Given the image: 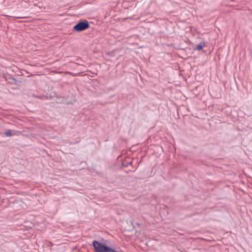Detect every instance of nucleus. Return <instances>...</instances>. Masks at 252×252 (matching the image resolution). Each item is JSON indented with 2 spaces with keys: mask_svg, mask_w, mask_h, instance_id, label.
Instances as JSON below:
<instances>
[{
  "mask_svg": "<svg viewBox=\"0 0 252 252\" xmlns=\"http://www.w3.org/2000/svg\"><path fill=\"white\" fill-rule=\"evenodd\" d=\"M89 24L88 21L81 22L77 24L73 28V30L76 32H81L88 29Z\"/></svg>",
  "mask_w": 252,
  "mask_h": 252,
  "instance_id": "1",
  "label": "nucleus"
},
{
  "mask_svg": "<svg viewBox=\"0 0 252 252\" xmlns=\"http://www.w3.org/2000/svg\"><path fill=\"white\" fill-rule=\"evenodd\" d=\"M18 132L17 131L15 130H8L4 132V134L5 136L10 137L14 135L17 134V133Z\"/></svg>",
  "mask_w": 252,
  "mask_h": 252,
  "instance_id": "2",
  "label": "nucleus"
},
{
  "mask_svg": "<svg viewBox=\"0 0 252 252\" xmlns=\"http://www.w3.org/2000/svg\"><path fill=\"white\" fill-rule=\"evenodd\" d=\"M205 46V43H202L196 46V49L197 50H201Z\"/></svg>",
  "mask_w": 252,
  "mask_h": 252,
  "instance_id": "3",
  "label": "nucleus"
},
{
  "mask_svg": "<svg viewBox=\"0 0 252 252\" xmlns=\"http://www.w3.org/2000/svg\"><path fill=\"white\" fill-rule=\"evenodd\" d=\"M26 18V17H17V18Z\"/></svg>",
  "mask_w": 252,
  "mask_h": 252,
  "instance_id": "4",
  "label": "nucleus"
}]
</instances>
